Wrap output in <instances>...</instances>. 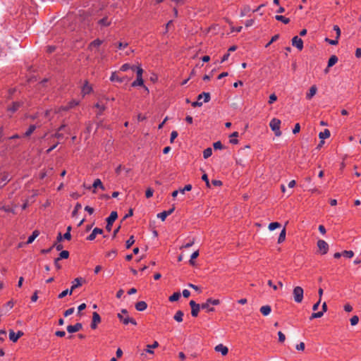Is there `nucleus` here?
I'll return each instance as SVG.
<instances>
[{
  "label": "nucleus",
  "mask_w": 361,
  "mask_h": 361,
  "mask_svg": "<svg viewBox=\"0 0 361 361\" xmlns=\"http://www.w3.org/2000/svg\"><path fill=\"white\" fill-rule=\"evenodd\" d=\"M82 281H85V280L82 278H76L73 281V285L71 286V290H68V289H66L63 291H62L58 296L59 298H64L65 296H66L67 295H71L73 290H75V288L80 287L81 285H82Z\"/></svg>",
  "instance_id": "nucleus-1"
},
{
  "label": "nucleus",
  "mask_w": 361,
  "mask_h": 361,
  "mask_svg": "<svg viewBox=\"0 0 361 361\" xmlns=\"http://www.w3.org/2000/svg\"><path fill=\"white\" fill-rule=\"evenodd\" d=\"M304 290L300 286H296L293 288V300L297 303H301L303 300Z\"/></svg>",
  "instance_id": "nucleus-2"
},
{
  "label": "nucleus",
  "mask_w": 361,
  "mask_h": 361,
  "mask_svg": "<svg viewBox=\"0 0 361 361\" xmlns=\"http://www.w3.org/2000/svg\"><path fill=\"white\" fill-rule=\"evenodd\" d=\"M204 98V102H208L210 100V94L209 92H202L197 97V101L192 103L193 107L201 106L202 105V99Z\"/></svg>",
  "instance_id": "nucleus-3"
},
{
  "label": "nucleus",
  "mask_w": 361,
  "mask_h": 361,
  "mask_svg": "<svg viewBox=\"0 0 361 361\" xmlns=\"http://www.w3.org/2000/svg\"><path fill=\"white\" fill-rule=\"evenodd\" d=\"M280 125L281 121L277 118L271 119L269 123V126L271 129L275 132V135L276 136H280L281 135V132L280 130Z\"/></svg>",
  "instance_id": "nucleus-4"
},
{
  "label": "nucleus",
  "mask_w": 361,
  "mask_h": 361,
  "mask_svg": "<svg viewBox=\"0 0 361 361\" xmlns=\"http://www.w3.org/2000/svg\"><path fill=\"white\" fill-rule=\"evenodd\" d=\"M118 217V214L116 212H111V213L110 214V216L106 219V229L108 231H111V227H112V225L114 224V222L115 221V220L117 219Z\"/></svg>",
  "instance_id": "nucleus-5"
},
{
  "label": "nucleus",
  "mask_w": 361,
  "mask_h": 361,
  "mask_svg": "<svg viewBox=\"0 0 361 361\" xmlns=\"http://www.w3.org/2000/svg\"><path fill=\"white\" fill-rule=\"evenodd\" d=\"M317 247H318L319 251L320 252V253L322 255L326 254L329 250V245L324 240H319L317 241Z\"/></svg>",
  "instance_id": "nucleus-6"
},
{
  "label": "nucleus",
  "mask_w": 361,
  "mask_h": 361,
  "mask_svg": "<svg viewBox=\"0 0 361 361\" xmlns=\"http://www.w3.org/2000/svg\"><path fill=\"white\" fill-rule=\"evenodd\" d=\"M118 317L120 319L121 322H122L124 324H128L129 323L137 325L136 321L130 317L128 315H122L121 313L118 314Z\"/></svg>",
  "instance_id": "nucleus-7"
},
{
  "label": "nucleus",
  "mask_w": 361,
  "mask_h": 361,
  "mask_svg": "<svg viewBox=\"0 0 361 361\" xmlns=\"http://www.w3.org/2000/svg\"><path fill=\"white\" fill-rule=\"evenodd\" d=\"M190 305L191 307V314L192 317H197L199 311L201 309V305L196 303L194 300L190 301Z\"/></svg>",
  "instance_id": "nucleus-8"
},
{
  "label": "nucleus",
  "mask_w": 361,
  "mask_h": 361,
  "mask_svg": "<svg viewBox=\"0 0 361 361\" xmlns=\"http://www.w3.org/2000/svg\"><path fill=\"white\" fill-rule=\"evenodd\" d=\"M292 45L300 51L303 49V41L298 36H295L292 39Z\"/></svg>",
  "instance_id": "nucleus-9"
},
{
  "label": "nucleus",
  "mask_w": 361,
  "mask_h": 361,
  "mask_svg": "<svg viewBox=\"0 0 361 361\" xmlns=\"http://www.w3.org/2000/svg\"><path fill=\"white\" fill-rule=\"evenodd\" d=\"M23 335V332L18 331L16 334L13 330H9V338L13 342H16Z\"/></svg>",
  "instance_id": "nucleus-10"
},
{
  "label": "nucleus",
  "mask_w": 361,
  "mask_h": 361,
  "mask_svg": "<svg viewBox=\"0 0 361 361\" xmlns=\"http://www.w3.org/2000/svg\"><path fill=\"white\" fill-rule=\"evenodd\" d=\"M101 322V317L99 314L94 312L92 314V321L91 323V328L93 329H95L97 328V324L100 323Z\"/></svg>",
  "instance_id": "nucleus-11"
},
{
  "label": "nucleus",
  "mask_w": 361,
  "mask_h": 361,
  "mask_svg": "<svg viewBox=\"0 0 361 361\" xmlns=\"http://www.w3.org/2000/svg\"><path fill=\"white\" fill-rule=\"evenodd\" d=\"M82 328L81 323H76L75 325H69L67 326V331L68 333H75L80 331Z\"/></svg>",
  "instance_id": "nucleus-12"
},
{
  "label": "nucleus",
  "mask_w": 361,
  "mask_h": 361,
  "mask_svg": "<svg viewBox=\"0 0 361 361\" xmlns=\"http://www.w3.org/2000/svg\"><path fill=\"white\" fill-rule=\"evenodd\" d=\"M174 209L175 208L174 207H173L171 209L167 211H164L157 214V218L160 219L162 221H164L168 216H169L173 212Z\"/></svg>",
  "instance_id": "nucleus-13"
},
{
  "label": "nucleus",
  "mask_w": 361,
  "mask_h": 361,
  "mask_svg": "<svg viewBox=\"0 0 361 361\" xmlns=\"http://www.w3.org/2000/svg\"><path fill=\"white\" fill-rule=\"evenodd\" d=\"M103 233V230L99 228H94L92 232L87 237V240H93L96 238L97 234H102Z\"/></svg>",
  "instance_id": "nucleus-14"
},
{
  "label": "nucleus",
  "mask_w": 361,
  "mask_h": 361,
  "mask_svg": "<svg viewBox=\"0 0 361 361\" xmlns=\"http://www.w3.org/2000/svg\"><path fill=\"white\" fill-rule=\"evenodd\" d=\"M215 350L216 352H220L223 355H226L228 352V348L222 344L217 345L215 347Z\"/></svg>",
  "instance_id": "nucleus-15"
},
{
  "label": "nucleus",
  "mask_w": 361,
  "mask_h": 361,
  "mask_svg": "<svg viewBox=\"0 0 361 361\" xmlns=\"http://www.w3.org/2000/svg\"><path fill=\"white\" fill-rule=\"evenodd\" d=\"M92 187L96 189L97 188H99L101 190H105V188L104 186V185L102 184V181L99 178H97L94 180L93 184H92ZM93 192L95 193L96 192V190H93Z\"/></svg>",
  "instance_id": "nucleus-16"
},
{
  "label": "nucleus",
  "mask_w": 361,
  "mask_h": 361,
  "mask_svg": "<svg viewBox=\"0 0 361 361\" xmlns=\"http://www.w3.org/2000/svg\"><path fill=\"white\" fill-rule=\"evenodd\" d=\"M317 88L316 85H312L310 88L309 92L306 94V98L307 99H311L317 93Z\"/></svg>",
  "instance_id": "nucleus-17"
},
{
  "label": "nucleus",
  "mask_w": 361,
  "mask_h": 361,
  "mask_svg": "<svg viewBox=\"0 0 361 361\" xmlns=\"http://www.w3.org/2000/svg\"><path fill=\"white\" fill-rule=\"evenodd\" d=\"M147 305L145 301H140L135 304V309L137 311H144L147 309Z\"/></svg>",
  "instance_id": "nucleus-18"
},
{
  "label": "nucleus",
  "mask_w": 361,
  "mask_h": 361,
  "mask_svg": "<svg viewBox=\"0 0 361 361\" xmlns=\"http://www.w3.org/2000/svg\"><path fill=\"white\" fill-rule=\"evenodd\" d=\"M259 311L264 316H268L271 312V308L270 305H264L260 307Z\"/></svg>",
  "instance_id": "nucleus-19"
},
{
  "label": "nucleus",
  "mask_w": 361,
  "mask_h": 361,
  "mask_svg": "<svg viewBox=\"0 0 361 361\" xmlns=\"http://www.w3.org/2000/svg\"><path fill=\"white\" fill-rule=\"evenodd\" d=\"M201 309L204 310L208 312L214 311V308L211 306L210 303L208 302V300L201 305Z\"/></svg>",
  "instance_id": "nucleus-20"
},
{
  "label": "nucleus",
  "mask_w": 361,
  "mask_h": 361,
  "mask_svg": "<svg viewBox=\"0 0 361 361\" xmlns=\"http://www.w3.org/2000/svg\"><path fill=\"white\" fill-rule=\"evenodd\" d=\"M110 80L112 81V82H114V81H116L118 82H123V80H124V78H120L119 76L117 75L116 74V72H113L111 73V75L110 77Z\"/></svg>",
  "instance_id": "nucleus-21"
},
{
  "label": "nucleus",
  "mask_w": 361,
  "mask_h": 361,
  "mask_svg": "<svg viewBox=\"0 0 361 361\" xmlns=\"http://www.w3.org/2000/svg\"><path fill=\"white\" fill-rule=\"evenodd\" d=\"M39 235V232L37 230L34 231L32 235L28 238L26 244L32 243Z\"/></svg>",
  "instance_id": "nucleus-22"
},
{
  "label": "nucleus",
  "mask_w": 361,
  "mask_h": 361,
  "mask_svg": "<svg viewBox=\"0 0 361 361\" xmlns=\"http://www.w3.org/2000/svg\"><path fill=\"white\" fill-rule=\"evenodd\" d=\"M98 23L102 27H107L111 25V20H109L108 17H104L99 20Z\"/></svg>",
  "instance_id": "nucleus-23"
},
{
  "label": "nucleus",
  "mask_w": 361,
  "mask_h": 361,
  "mask_svg": "<svg viewBox=\"0 0 361 361\" xmlns=\"http://www.w3.org/2000/svg\"><path fill=\"white\" fill-rule=\"evenodd\" d=\"M92 91V87L86 82L82 88V93L83 95L89 94Z\"/></svg>",
  "instance_id": "nucleus-24"
},
{
  "label": "nucleus",
  "mask_w": 361,
  "mask_h": 361,
  "mask_svg": "<svg viewBox=\"0 0 361 361\" xmlns=\"http://www.w3.org/2000/svg\"><path fill=\"white\" fill-rule=\"evenodd\" d=\"M275 19L278 21H281L284 24H288L290 22V19L288 18H286L283 16L281 15H276L275 16Z\"/></svg>",
  "instance_id": "nucleus-25"
},
{
  "label": "nucleus",
  "mask_w": 361,
  "mask_h": 361,
  "mask_svg": "<svg viewBox=\"0 0 361 361\" xmlns=\"http://www.w3.org/2000/svg\"><path fill=\"white\" fill-rule=\"evenodd\" d=\"M183 312L181 310H178L175 314L173 319L178 322H181L183 321Z\"/></svg>",
  "instance_id": "nucleus-26"
},
{
  "label": "nucleus",
  "mask_w": 361,
  "mask_h": 361,
  "mask_svg": "<svg viewBox=\"0 0 361 361\" xmlns=\"http://www.w3.org/2000/svg\"><path fill=\"white\" fill-rule=\"evenodd\" d=\"M330 135V131L328 129H325L323 132L319 133V137L323 140L329 137Z\"/></svg>",
  "instance_id": "nucleus-27"
},
{
  "label": "nucleus",
  "mask_w": 361,
  "mask_h": 361,
  "mask_svg": "<svg viewBox=\"0 0 361 361\" xmlns=\"http://www.w3.org/2000/svg\"><path fill=\"white\" fill-rule=\"evenodd\" d=\"M338 61V57L335 55H333L330 57L328 61V68H330L335 65Z\"/></svg>",
  "instance_id": "nucleus-28"
},
{
  "label": "nucleus",
  "mask_w": 361,
  "mask_h": 361,
  "mask_svg": "<svg viewBox=\"0 0 361 361\" xmlns=\"http://www.w3.org/2000/svg\"><path fill=\"white\" fill-rule=\"evenodd\" d=\"M13 307V302L12 300L8 301L3 307L4 314H6L8 310L12 309Z\"/></svg>",
  "instance_id": "nucleus-29"
},
{
  "label": "nucleus",
  "mask_w": 361,
  "mask_h": 361,
  "mask_svg": "<svg viewBox=\"0 0 361 361\" xmlns=\"http://www.w3.org/2000/svg\"><path fill=\"white\" fill-rule=\"evenodd\" d=\"M159 346V343L157 341H154L152 345H147L146 351L149 353L153 354L154 352L152 350V348H156Z\"/></svg>",
  "instance_id": "nucleus-30"
},
{
  "label": "nucleus",
  "mask_w": 361,
  "mask_h": 361,
  "mask_svg": "<svg viewBox=\"0 0 361 361\" xmlns=\"http://www.w3.org/2000/svg\"><path fill=\"white\" fill-rule=\"evenodd\" d=\"M144 83L142 78L137 77V79L131 84L132 87L142 86Z\"/></svg>",
  "instance_id": "nucleus-31"
},
{
  "label": "nucleus",
  "mask_w": 361,
  "mask_h": 361,
  "mask_svg": "<svg viewBox=\"0 0 361 361\" xmlns=\"http://www.w3.org/2000/svg\"><path fill=\"white\" fill-rule=\"evenodd\" d=\"M78 104H79L78 102H77L75 100H73V101L69 102L68 106L63 107V110L67 111V110H68V109H71V108L78 105Z\"/></svg>",
  "instance_id": "nucleus-32"
},
{
  "label": "nucleus",
  "mask_w": 361,
  "mask_h": 361,
  "mask_svg": "<svg viewBox=\"0 0 361 361\" xmlns=\"http://www.w3.org/2000/svg\"><path fill=\"white\" fill-rule=\"evenodd\" d=\"M286 228H283V229L281 231L280 235L279 236L278 243H281L283 242L286 239Z\"/></svg>",
  "instance_id": "nucleus-33"
},
{
  "label": "nucleus",
  "mask_w": 361,
  "mask_h": 361,
  "mask_svg": "<svg viewBox=\"0 0 361 361\" xmlns=\"http://www.w3.org/2000/svg\"><path fill=\"white\" fill-rule=\"evenodd\" d=\"M180 297V293L179 292L174 293L172 295L169 297V300L171 302H175L179 300Z\"/></svg>",
  "instance_id": "nucleus-34"
},
{
  "label": "nucleus",
  "mask_w": 361,
  "mask_h": 361,
  "mask_svg": "<svg viewBox=\"0 0 361 361\" xmlns=\"http://www.w3.org/2000/svg\"><path fill=\"white\" fill-rule=\"evenodd\" d=\"M251 11L249 6H245L240 12V17L245 16Z\"/></svg>",
  "instance_id": "nucleus-35"
},
{
  "label": "nucleus",
  "mask_w": 361,
  "mask_h": 361,
  "mask_svg": "<svg viewBox=\"0 0 361 361\" xmlns=\"http://www.w3.org/2000/svg\"><path fill=\"white\" fill-rule=\"evenodd\" d=\"M280 227H281V224L278 222L270 223L268 226V228L270 231H274Z\"/></svg>",
  "instance_id": "nucleus-36"
},
{
  "label": "nucleus",
  "mask_w": 361,
  "mask_h": 361,
  "mask_svg": "<svg viewBox=\"0 0 361 361\" xmlns=\"http://www.w3.org/2000/svg\"><path fill=\"white\" fill-rule=\"evenodd\" d=\"M212 154V149L210 147L205 149L203 152V157L204 159L209 158Z\"/></svg>",
  "instance_id": "nucleus-37"
},
{
  "label": "nucleus",
  "mask_w": 361,
  "mask_h": 361,
  "mask_svg": "<svg viewBox=\"0 0 361 361\" xmlns=\"http://www.w3.org/2000/svg\"><path fill=\"white\" fill-rule=\"evenodd\" d=\"M36 129V126L35 125H31L28 130L25 133V137H28L30 136L34 131Z\"/></svg>",
  "instance_id": "nucleus-38"
},
{
  "label": "nucleus",
  "mask_w": 361,
  "mask_h": 361,
  "mask_svg": "<svg viewBox=\"0 0 361 361\" xmlns=\"http://www.w3.org/2000/svg\"><path fill=\"white\" fill-rule=\"evenodd\" d=\"M135 243V240H134V236L133 235H131L129 239L126 241V248L127 249H129L132 245L133 244Z\"/></svg>",
  "instance_id": "nucleus-39"
},
{
  "label": "nucleus",
  "mask_w": 361,
  "mask_h": 361,
  "mask_svg": "<svg viewBox=\"0 0 361 361\" xmlns=\"http://www.w3.org/2000/svg\"><path fill=\"white\" fill-rule=\"evenodd\" d=\"M9 178H8V174H4L2 178H1V186L3 187L4 186L7 182L9 181Z\"/></svg>",
  "instance_id": "nucleus-40"
},
{
  "label": "nucleus",
  "mask_w": 361,
  "mask_h": 361,
  "mask_svg": "<svg viewBox=\"0 0 361 361\" xmlns=\"http://www.w3.org/2000/svg\"><path fill=\"white\" fill-rule=\"evenodd\" d=\"M323 312H314L312 314V315L310 316V319H316V318H321L322 316H323Z\"/></svg>",
  "instance_id": "nucleus-41"
},
{
  "label": "nucleus",
  "mask_w": 361,
  "mask_h": 361,
  "mask_svg": "<svg viewBox=\"0 0 361 361\" xmlns=\"http://www.w3.org/2000/svg\"><path fill=\"white\" fill-rule=\"evenodd\" d=\"M69 256V252L67 250H63L60 252L59 257L58 258H60V260L61 259H67Z\"/></svg>",
  "instance_id": "nucleus-42"
},
{
  "label": "nucleus",
  "mask_w": 361,
  "mask_h": 361,
  "mask_svg": "<svg viewBox=\"0 0 361 361\" xmlns=\"http://www.w3.org/2000/svg\"><path fill=\"white\" fill-rule=\"evenodd\" d=\"M20 106V103L19 102H14L13 104V106L10 108H8V111H11V112H15Z\"/></svg>",
  "instance_id": "nucleus-43"
},
{
  "label": "nucleus",
  "mask_w": 361,
  "mask_h": 361,
  "mask_svg": "<svg viewBox=\"0 0 361 361\" xmlns=\"http://www.w3.org/2000/svg\"><path fill=\"white\" fill-rule=\"evenodd\" d=\"M342 255L348 258H351L354 256V252L351 250H345L342 252Z\"/></svg>",
  "instance_id": "nucleus-44"
},
{
  "label": "nucleus",
  "mask_w": 361,
  "mask_h": 361,
  "mask_svg": "<svg viewBox=\"0 0 361 361\" xmlns=\"http://www.w3.org/2000/svg\"><path fill=\"white\" fill-rule=\"evenodd\" d=\"M82 208V205L80 203L78 202L75 206V208L73 211V213H72V215L74 216L76 215L77 212H78L79 209H80Z\"/></svg>",
  "instance_id": "nucleus-45"
},
{
  "label": "nucleus",
  "mask_w": 361,
  "mask_h": 361,
  "mask_svg": "<svg viewBox=\"0 0 361 361\" xmlns=\"http://www.w3.org/2000/svg\"><path fill=\"white\" fill-rule=\"evenodd\" d=\"M192 189V185L190 184L186 185L183 188L180 189L179 192L181 194H184L185 191H190Z\"/></svg>",
  "instance_id": "nucleus-46"
},
{
  "label": "nucleus",
  "mask_w": 361,
  "mask_h": 361,
  "mask_svg": "<svg viewBox=\"0 0 361 361\" xmlns=\"http://www.w3.org/2000/svg\"><path fill=\"white\" fill-rule=\"evenodd\" d=\"M207 300L211 305H218L220 304V301L218 299L209 298Z\"/></svg>",
  "instance_id": "nucleus-47"
},
{
  "label": "nucleus",
  "mask_w": 361,
  "mask_h": 361,
  "mask_svg": "<svg viewBox=\"0 0 361 361\" xmlns=\"http://www.w3.org/2000/svg\"><path fill=\"white\" fill-rule=\"evenodd\" d=\"M359 322V317L356 315L353 316L350 319V324L352 326L356 325Z\"/></svg>",
  "instance_id": "nucleus-48"
},
{
  "label": "nucleus",
  "mask_w": 361,
  "mask_h": 361,
  "mask_svg": "<svg viewBox=\"0 0 361 361\" xmlns=\"http://www.w3.org/2000/svg\"><path fill=\"white\" fill-rule=\"evenodd\" d=\"M102 41H101L100 39H95L93 42H92L90 46V47H99V45L102 44Z\"/></svg>",
  "instance_id": "nucleus-49"
},
{
  "label": "nucleus",
  "mask_w": 361,
  "mask_h": 361,
  "mask_svg": "<svg viewBox=\"0 0 361 361\" xmlns=\"http://www.w3.org/2000/svg\"><path fill=\"white\" fill-rule=\"evenodd\" d=\"M199 256V252L198 250L194 252L192 255H191V257H190V263L191 264H193L194 262H193V259H196L197 257Z\"/></svg>",
  "instance_id": "nucleus-50"
},
{
  "label": "nucleus",
  "mask_w": 361,
  "mask_h": 361,
  "mask_svg": "<svg viewBox=\"0 0 361 361\" xmlns=\"http://www.w3.org/2000/svg\"><path fill=\"white\" fill-rule=\"evenodd\" d=\"M178 137V133L176 130H173L171 133L170 142L173 143L174 140Z\"/></svg>",
  "instance_id": "nucleus-51"
},
{
  "label": "nucleus",
  "mask_w": 361,
  "mask_h": 361,
  "mask_svg": "<svg viewBox=\"0 0 361 361\" xmlns=\"http://www.w3.org/2000/svg\"><path fill=\"white\" fill-rule=\"evenodd\" d=\"M214 149H223V145L220 141H217L214 143L213 145Z\"/></svg>",
  "instance_id": "nucleus-52"
},
{
  "label": "nucleus",
  "mask_w": 361,
  "mask_h": 361,
  "mask_svg": "<svg viewBox=\"0 0 361 361\" xmlns=\"http://www.w3.org/2000/svg\"><path fill=\"white\" fill-rule=\"evenodd\" d=\"M202 180H204L206 183V185L207 188H209L210 187V183H209V178H208V176L206 173H204L202 176Z\"/></svg>",
  "instance_id": "nucleus-53"
},
{
  "label": "nucleus",
  "mask_w": 361,
  "mask_h": 361,
  "mask_svg": "<svg viewBox=\"0 0 361 361\" xmlns=\"http://www.w3.org/2000/svg\"><path fill=\"white\" fill-rule=\"evenodd\" d=\"M136 73H137V77L142 78L143 69L141 67L137 66L136 68Z\"/></svg>",
  "instance_id": "nucleus-54"
},
{
  "label": "nucleus",
  "mask_w": 361,
  "mask_h": 361,
  "mask_svg": "<svg viewBox=\"0 0 361 361\" xmlns=\"http://www.w3.org/2000/svg\"><path fill=\"white\" fill-rule=\"evenodd\" d=\"M74 311H75L74 307H71V308H69L67 310H66L64 312L63 314L65 317H68L69 315L72 314L74 312Z\"/></svg>",
  "instance_id": "nucleus-55"
},
{
  "label": "nucleus",
  "mask_w": 361,
  "mask_h": 361,
  "mask_svg": "<svg viewBox=\"0 0 361 361\" xmlns=\"http://www.w3.org/2000/svg\"><path fill=\"white\" fill-rule=\"evenodd\" d=\"M338 39L336 37V39H329L328 38L325 39V41L329 42L331 45H336L338 43Z\"/></svg>",
  "instance_id": "nucleus-56"
},
{
  "label": "nucleus",
  "mask_w": 361,
  "mask_h": 361,
  "mask_svg": "<svg viewBox=\"0 0 361 361\" xmlns=\"http://www.w3.org/2000/svg\"><path fill=\"white\" fill-rule=\"evenodd\" d=\"M130 65L129 63H124L123 64L121 68H120V71H128V69H130Z\"/></svg>",
  "instance_id": "nucleus-57"
},
{
  "label": "nucleus",
  "mask_w": 361,
  "mask_h": 361,
  "mask_svg": "<svg viewBox=\"0 0 361 361\" xmlns=\"http://www.w3.org/2000/svg\"><path fill=\"white\" fill-rule=\"evenodd\" d=\"M277 99V97L275 94H271L270 96H269V104H272L274 103L275 101H276Z\"/></svg>",
  "instance_id": "nucleus-58"
},
{
  "label": "nucleus",
  "mask_w": 361,
  "mask_h": 361,
  "mask_svg": "<svg viewBox=\"0 0 361 361\" xmlns=\"http://www.w3.org/2000/svg\"><path fill=\"white\" fill-rule=\"evenodd\" d=\"M279 38V35H275L273 36L269 43L266 45V47H269L271 44H272L274 42L276 41Z\"/></svg>",
  "instance_id": "nucleus-59"
},
{
  "label": "nucleus",
  "mask_w": 361,
  "mask_h": 361,
  "mask_svg": "<svg viewBox=\"0 0 361 361\" xmlns=\"http://www.w3.org/2000/svg\"><path fill=\"white\" fill-rule=\"evenodd\" d=\"M278 336L279 342L282 343L286 340V336L281 331L278 332Z\"/></svg>",
  "instance_id": "nucleus-60"
},
{
  "label": "nucleus",
  "mask_w": 361,
  "mask_h": 361,
  "mask_svg": "<svg viewBox=\"0 0 361 361\" xmlns=\"http://www.w3.org/2000/svg\"><path fill=\"white\" fill-rule=\"evenodd\" d=\"M116 255V250H114L107 252L106 255V256L107 257H111V258L115 257Z\"/></svg>",
  "instance_id": "nucleus-61"
},
{
  "label": "nucleus",
  "mask_w": 361,
  "mask_h": 361,
  "mask_svg": "<svg viewBox=\"0 0 361 361\" xmlns=\"http://www.w3.org/2000/svg\"><path fill=\"white\" fill-rule=\"evenodd\" d=\"M194 243H195V240H194V238H192V240H190L189 242L187 243L185 245H183L182 248L183 247L188 248V247H191Z\"/></svg>",
  "instance_id": "nucleus-62"
},
{
  "label": "nucleus",
  "mask_w": 361,
  "mask_h": 361,
  "mask_svg": "<svg viewBox=\"0 0 361 361\" xmlns=\"http://www.w3.org/2000/svg\"><path fill=\"white\" fill-rule=\"evenodd\" d=\"M153 195V190L151 189V188H148L147 190H146V192H145V196L147 198H149L151 197Z\"/></svg>",
  "instance_id": "nucleus-63"
},
{
  "label": "nucleus",
  "mask_w": 361,
  "mask_h": 361,
  "mask_svg": "<svg viewBox=\"0 0 361 361\" xmlns=\"http://www.w3.org/2000/svg\"><path fill=\"white\" fill-rule=\"evenodd\" d=\"M300 124H299V123H296V124L295 125L294 128L293 129V134H296V133H299V132H300Z\"/></svg>",
  "instance_id": "nucleus-64"
}]
</instances>
